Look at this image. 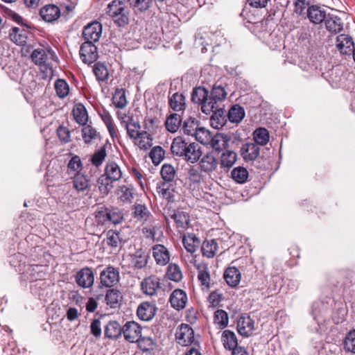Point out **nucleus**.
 Returning <instances> with one entry per match:
<instances>
[{"mask_svg": "<svg viewBox=\"0 0 355 355\" xmlns=\"http://www.w3.org/2000/svg\"><path fill=\"white\" fill-rule=\"evenodd\" d=\"M166 274L168 278L174 282H179L182 278V271L175 263H170L168 265Z\"/></svg>", "mask_w": 355, "mask_h": 355, "instance_id": "nucleus-58", "label": "nucleus"}, {"mask_svg": "<svg viewBox=\"0 0 355 355\" xmlns=\"http://www.w3.org/2000/svg\"><path fill=\"white\" fill-rule=\"evenodd\" d=\"M73 184L74 189L78 192L86 191L91 185L89 177L79 172L74 175Z\"/></svg>", "mask_w": 355, "mask_h": 355, "instance_id": "nucleus-25", "label": "nucleus"}, {"mask_svg": "<svg viewBox=\"0 0 355 355\" xmlns=\"http://www.w3.org/2000/svg\"><path fill=\"white\" fill-rule=\"evenodd\" d=\"M306 16L311 23L317 25L324 21L327 14L325 10L321 7L316 5H312L307 8Z\"/></svg>", "mask_w": 355, "mask_h": 355, "instance_id": "nucleus-12", "label": "nucleus"}, {"mask_svg": "<svg viewBox=\"0 0 355 355\" xmlns=\"http://www.w3.org/2000/svg\"><path fill=\"white\" fill-rule=\"evenodd\" d=\"M221 103L220 101H216V98H212L211 96L208 94L205 101H204L201 106V110L205 114H210L213 111L222 109L223 107H220Z\"/></svg>", "mask_w": 355, "mask_h": 355, "instance_id": "nucleus-31", "label": "nucleus"}, {"mask_svg": "<svg viewBox=\"0 0 355 355\" xmlns=\"http://www.w3.org/2000/svg\"><path fill=\"white\" fill-rule=\"evenodd\" d=\"M237 155L232 150H226L220 157L221 167L230 168L236 161Z\"/></svg>", "mask_w": 355, "mask_h": 355, "instance_id": "nucleus-50", "label": "nucleus"}, {"mask_svg": "<svg viewBox=\"0 0 355 355\" xmlns=\"http://www.w3.org/2000/svg\"><path fill=\"white\" fill-rule=\"evenodd\" d=\"M218 165V159L211 153L204 155L199 162L200 170L205 173L216 171Z\"/></svg>", "mask_w": 355, "mask_h": 355, "instance_id": "nucleus-11", "label": "nucleus"}, {"mask_svg": "<svg viewBox=\"0 0 355 355\" xmlns=\"http://www.w3.org/2000/svg\"><path fill=\"white\" fill-rule=\"evenodd\" d=\"M327 30L334 34L340 33L343 29L342 19L334 15H328L324 19Z\"/></svg>", "mask_w": 355, "mask_h": 355, "instance_id": "nucleus-23", "label": "nucleus"}, {"mask_svg": "<svg viewBox=\"0 0 355 355\" xmlns=\"http://www.w3.org/2000/svg\"><path fill=\"white\" fill-rule=\"evenodd\" d=\"M106 12L119 26H124L129 22V8L121 0L111 1L107 4Z\"/></svg>", "mask_w": 355, "mask_h": 355, "instance_id": "nucleus-2", "label": "nucleus"}, {"mask_svg": "<svg viewBox=\"0 0 355 355\" xmlns=\"http://www.w3.org/2000/svg\"><path fill=\"white\" fill-rule=\"evenodd\" d=\"M187 144L182 137H178L175 138L171 146L172 153L179 157L183 156Z\"/></svg>", "mask_w": 355, "mask_h": 355, "instance_id": "nucleus-41", "label": "nucleus"}, {"mask_svg": "<svg viewBox=\"0 0 355 355\" xmlns=\"http://www.w3.org/2000/svg\"><path fill=\"white\" fill-rule=\"evenodd\" d=\"M182 243L187 251L193 254L196 251L200 241L194 234H188L184 235Z\"/></svg>", "mask_w": 355, "mask_h": 355, "instance_id": "nucleus-30", "label": "nucleus"}, {"mask_svg": "<svg viewBox=\"0 0 355 355\" xmlns=\"http://www.w3.org/2000/svg\"><path fill=\"white\" fill-rule=\"evenodd\" d=\"M122 334L125 340L135 343L141 337V328L136 322L129 321L122 327Z\"/></svg>", "mask_w": 355, "mask_h": 355, "instance_id": "nucleus-5", "label": "nucleus"}, {"mask_svg": "<svg viewBox=\"0 0 355 355\" xmlns=\"http://www.w3.org/2000/svg\"><path fill=\"white\" fill-rule=\"evenodd\" d=\"M198 128V121L195 118L189 117L183 122L182 131L185 135L193 136Z\"/></svg>", "mask_w": 355, "mask_h": 355, "instance_id": "nucleus-47", "label": "nucleus"}, {"mask_svg": "<svg viewBox=\"0 0 355 355\" xmlns=\"http://www.w3.org/2000/svg\"><path fill=\"white\" fill-rule=\"evenodd\" d=\"M19 31L20 29L17 27L12 28L9 33V37L17 45L23 46L26 42V37L19 33Z\"/></svg>", "mask_w": 355, "mask_h": 355, "instance_id": "nucleus-62", "label": "nucleus"}, {"mask_svg": "<svg viewBox=\"0 0 355 355\" xmlns=\"http://www.w3.org/2000/svg\"><path fill=\"white\" fill-rule=\"evenodd\" d=\"M336 45L342 54L350 55L355 49L352 37L347 34H340L337 36Z\"/></svg>", "mask_w": 355, "mask_h": 355, "instance_id": "nucleus-9", "label": "nucleus"}, {"mask_svg": "<svg viewBox=\"0 0 355 355\" xmlns=\"http://www.w3.org/2000/svg\"><path fill=\"white\" fill-rule=\"evenodd\" d=\"M175 340L182 346L193 345L198 346V342L195 340L193 329L187 324H182L176 330Z\"/></svg>", "mask_w": 355, "mask_h": 355, "instance_id": "nucleus-3", "label": "nucleus"}, {"mask_svg": "<svg viewBox=\"0 0 355 355\" xmlns=\"http://www.w3.org/2000/svg\"><path fill=\"white\" fill-rule=\"evenodd\" d=\"M149 155L153 163L155 165H158L164 157V150L160 146H155L151 149Z\"/></svg>", "mask_w": 355, "mask_h": 355, "instance_id": "nucleus-61", "label": "nucleus"}, {"mask_svg": "<svg viewBox=\"0 0 355 355\" xmlns=\"http://www.w3.org/2000/svg\"><path fill=\"white\" fill-rule=\"evenodd\" d=\"M135 194V189L132 185L119 186L116 191L119 200L125 204L132 203Z\"/></svg>", "mask_w": 355, "mask_h": 355, "instance_id": "nucleus-22", "label": "nucleus"}, {"mask_svg": "<svg viewBox=\"0 0 355 355\" xmlns=\"http://www.w3.org/2000/svg\"><path fill=\"white\" fill-rule=\"evenodd\" d=\"M254 321L249 316H241L237 321L238 332L243 336H250L254 330Z\"/></svg>", "mask_w": 355, "mask_h": 355, "instance_id": "nucleus-19", "label": "nucleus"}, {"mask_svg": "<svg viewBox=\"0 0 355 355\" xmlns=\"http://www.w3.org/2000/svg\"><path fill=\"white\" fill-rule=\"evenodd\" d=\"M160 173L164 180V182L171 183L174 180L176 171L171 164H164L162 166Z\"/></svg>", "mask_w": 355, "mask_h": 355, "instance_id": "nucleus-49", "label": "nucleus"}, {"mask_svg": "<svg viewBox=\"0 0 355 355\" xmlns=\"http://www.w3.org/2000/svg\"><path fill=\"white\" fill-rule=\"evenodd\" d=\"M344 349L355 354V329L350 331L344 340Z\"/></svg>", "mask_w": 355, "mask_h": 355, "instance_id": "nucleus-60", "label": "nucleus"}, {"mask_svg": "<svg viewBox=\"0 0 355 355\" xmlns=\"http://www.w3.org/2000/svg\"><path fill=\"white\" fill-rule=\"evenodd\" d=\"M121 293L116 289H110L105 295V301L111 308H116L121 299Z\"/></svg>", "mask_w": 355, "mask_h": 355, "instance_id": "nucleus-44", "label": "nucleus"}, {"mask_svg": "<svg viewBox=\"0 0 355 355\" xmlns=\"http://www.w3.org/2000/svg\"><path fill=\"white\" fill-rule=\"evenodd\" d=\"M76 282L83 288H91L94 282V276L92 269L85 267L79 270L76 275Z\"/></svg>", "mask_w": 355, "mask_h": 355, "instance_id": "nucleus-8", "label": "nucleus"}, {"mask_svg": "<svg viewBox=\"0 0 355 355\" xmlns=\"http://www.w3.org/2000/svg\"><path fill=\"white\" fill-rule=\"evenodd\" d=\"M123 177V172L119 165L114 161H107L105 167V173L97 181L98 189L107 194L112 188V183L119 181Z\"/></svg>", "mask_w": 355, "mask_h": 355, "instance_id": "nucleus-1", "label": "nucleus"}, {"mask_svg": "<svg viewBox=\"0 0 355 355\" xmlns=\"http://www.w3.org/2000/svg\"><path fill=\"white\" fill-rule=\"evenodd\" d=\"M153 255L156 263L161 266L166 265L170 260L169 252L163 245L157 244L153 246Z\"/></svg>", "mask_w": 355, "mask_h": 355, "instance_id": "nucleus-18", "label": "nucleus"}, {"mask_svg": "<svg viewBox=\"0 0 355 355\" xmlns=\"http://www.w3.org/2000/svg\"><path fill=\"white\" fill-rule=\"evenodd\" d=\"M105 242L107 245L113 248H121L122 245V238L119 232L109 230L106 234Z\"/></svg>", "mask_w": 355, "mask_h": 355, "instance_id": "nucleus-39", "label": "nucleus"}, {"mask_svg": "<svg viewBox=\"0 0 355 355\" xmlns=\"http://www.w3.org/2000/svg\"><path fill=\"white\" fill-rule=\"evenodd\" d=\"M245 116L244 109L239 105H233L228 112L227 117L231 123H240Z\"/></svg>", "mask_w": 355, "mask_h": 355, "instance_id": "nucleus-35", "label": "nucleus"}, {"mask_svg": "<svg viewBox=\"0 0 355 355\" xmlns=\"http://www.w3.org/2000/svg\"><path fill=\"white\" fill-rule=\"evenodd\" d=\"M119 280V271L112 266L105 268L100 274V284L101 286H114Z\"/></svg>", "mask_w": 355, "mask_h": 355, "instance_id": "nucleus-6", "label": "nucleus"}, {"mask_svg": "<svg viewBox=\"0 0 355 355\" xmlns=\"http://www.w3.org/2000/svg\"><path fill=\"white\" fill-rule=\"evenodd\" d=\"M141 288L146 295H153L160 288L159 279L155 276L146 277L141 282Z\"/></svg>", "mask_w": 355, "mask_h": 355, "instance_id": "nucleus-14", "label": "nucleus"}, {"mask_svg": "<svg viewBox=\"0 0 355 355\" xmlns=\"http://www.w3.org/2000/svg\"><path fill=\"white\" fill-rule=\"evenodd\" d=\"M221 340L225 349L232 350L238 346L237 338L235 334L230 330L223 332Z\"/></svg>", "mask_w": 355, "mask_h": 355, "instance_id": "nucleus-32", "label": "nucleus"}, {"mask_svg": "<svg viewBox=\"0 0 355 355\" xmlns=\"http://www.w3.org/2000/svg\"><path fill=\"white\" fill-rule=\"evenodd\" d=\"M129 2L134 11L137 13L147 10L150 8L152 0H129Z\"/></svg>", "mask_w": 355, "mask_h": 355, "instance_id": "nucleus-57", "label": "nucleus"}, {"mask_svg": "<svg viewBox=\"0 0 355 355\" xmlns=\"http://www.w3.org/2000/svg\"><path fill=\"white\" fill-rule=\"evenodd\" d=\"M101 33V24L97 21H94L85 26L83 31V36L85 42L94 43L99 40Z\"/></svg>", "mask_w": 355, "mask_h": 355, "instance_id": "nucleus-7", "label": "nucleus"}, {"mask_svg": "<svg viewBox=\"0 0 355 355\" xmlns=\"http://www.w3.org/2000/svg\"><path fill=\"white\" fill-rule=\"evenodd\" d=\"M107 153L105 146L101 147L96 150L92 156L90 161L92 164L96 167L100 166L106 157Z\"/></svg>", "mask_w": 355, "mask_h": 355, "instance_id": "nucleus-59", "label": "nucleus"}, {"mask_svg": "<svg viewBox=\"0 0 355 355\" xmlns=\"http://www.w3.org/2000/svg\"><path fill=\"white\" fill-rule=\"evenodd\" d=\"M98 134L96 130L91 125H86L82 129V136L85 143L89 144L96 139Z\"/></svg>", "mask_w": 355, "mask_h": 355, "instance_id": "nucleus-64", "label": "nucleus"}, {"mask_svg": "<svg viewBox=\"0 0 355 355\" xmlns=\"http://www.w3.org/2000/svg\"><path fill=\"white\" fill-rule=\"evenodd\" d=\"M156 310L155 304L146 302L138 306L137 313L139 319L149 321L155 316Z\"/></svg>", "mask_w": 355, "mask_h": 355, "instance_id": "nucleus-16", "label": "nucleus"}, {"mask_svg": "<svg viewBox=\"0 0 355 355\" xmlns=\"http://www.w3.org/2000/svg\"><path fill=\"white\" fill-rule=\"evenodd\" d=\"M181 122L182 118L180 115L178 114H171L166 120V128L171 132H175L179 129Z\"/></svg>", "mask_w": 355, "mask_h": 355, "instance_id": "nucleus-40", "label": "nucleus"}, {"mask_svg": "<svg viewBox=\"0 0 355 355\" xmlns=\"http://www.w3.org/2000/svg\"><path fill=\"white\" fill-rule=\"evenodd\" d=\"M224 279L231 287H236L241 281V275L236 267H229L224 272Z\"/></svg>", "mask_w": 355, "mask_h": 355, "instance_id": "nucleus-24", "label": "nucleus"}, {"mask_svg": "<svg viewBox=\"0 0 355 355\" xmlns=\"http://www.w3.org/2000/svg\"><path fill=\"white\" fill-rule=\"evenodd\" d=\"M224 108L218 109L213 111L211 116V125L216 129H220L223 127L225 123V115Z\"/></svg>", "mask_w": 355, "mask_h": 355, "instance_id": "nucleus-36", "label": "nucleus"}, {"mask_svg": "<svg viewBox=\"0 0 355 355\" xmlns=\"http://www.w3.org/2000/svg\"><path fill=\"white\" fill-rule=\"evenodd\" d=\"M122 334V327L116 321H110L105 328V336L107 338L116 339Z\"/></svg>", "mask_w": 355, "mask_h": 355, "instance_id": "nucleus-37", "label": "nucleus"}, {"mask_svg": "<svg viewBox=\"0 0 355 355\" xmlns=\"http://www.w3.org/2000/svg\"><path fill=\"white\" fill-rule=\"evenodd\" d=\"M132 214L135 218L139 221H146L151 216L146 205L135 204L132 207Z\"/></svg>", "mask_w": 355, "mask_h": 355, "instance_id": "nucleus-34", "label": "nucleus"}, {"mask_svg": "<svg viewBox=\"0 0 355 355\" xmlns=\"http://www.w3.org/2000/svg\"><path fill=\"white\" fill-rule=\"evenodd\" d=\"M218 245L214 239L205 241L201 247L203 256L213 258L217 252Z\"/></svg>", "mask_w": 355, "mask_h": 355, "instance_id": "nucleus-38", "label": "nucleus"}, {"mask_svg": "<svg viewBox=\"0 0 355 355\" xmlns=\"http://www.w3.org/2000/svg\"><path fill=\"white\" fill-rule=\"evenodd\" d=\"M125 127L128 135L132 139H136L137 137H142V135H146V132H139L141 128L139 123L132 117H128Z\"/></svg>", "mask_w": 355, "mask_h": 355, "instance_id": "nucleus-27", "label": "nucleus"}, {"mask_svg": "<svg viewBox=\"0 0 355 355\" xmlns=\"http://www.w3.org/2000/svg\"><path fill=\"white\" fill-rule=\"evenodd\" d=\"M53 56L51 51H46L44 49H36L31 55V59L35 64L37 65H45L49 56Z\"/></svg>", "mask_w": 355, "mask_h": 355, "instance_id": "nucleus-28", "label": "nucleus"}, {"mask_svg": "<svg viewBox=\"0 0 355 355\" xmlns=\"http://www.w3.org/2000/svg\"><path fill=\"white\" fill-rule=\"evenodd\" d=\"M80 57L85 64H92L98 58L97 48L93 42H84L80 49Z\"/></svg>", "mask_w": 355, "mask_h": 355, "instance_id": "nucleus-4", "label": "nucleus"}, {"mask_svg": "<svg viewBox=\"0 0 355 355\" xmlns=\"http://www.w3.org/2000/svg\"><path fill=\"white\" fill-rule=\"evenodd\" d=\"M54 87L57 95L61 98L66 97L69 92V85L63 79L57 80L55 83Z\"/></svg>", "mask_w": 355, "mask_h": 355, "instance_id": "nucleus-55", "label": "nucleus"}, {"mask_svg": "<svg viewBox=\"0 0 355 355\" xmlns=\"http://www.w3.org/2000/svg\"><path fill=\"white\" fill-rule=\"evenodd\" d=\"M201 156V148L198 144L193 142L187 144L185 149V153L183 154L182 157L187 162L194 164L200 159Z\"/></svg>", "mask_w": 355, "mask_h": 355, "instance_id": "nucleus-17", "label": "nucleus"}, {"mask_svg": "<svg viewBox=\"0 0 355 355\" xmlns=\"http://www.w3.org/2000/svg\"><path fill=\"white\" fill-rule=\"evenodd\" d=\"M211 132L205 128H198L193 136L196 139L203 145L208 146L212 137Z\"/></svg>", "mask_w": 355, "mask_h": 355, "instance_id": "nucleus-48", "label": "nucleus"}, {"mask_svg": "<svg viewBox=\"0 0 355 355\" xmlns=\"http://www.w3.org/2000/svg\"><path fill=\"white\" fill-rule=\"evenodd\" d=\"M260 148L254 143H247L242 146L241 154L245 161H254L259 155Z\"/></svg>", "mask_w": 355, "mask_h": 355, "instance_id": "nucleus-15", "label": "nucleus"}, {"mask_svg": "<svg viewBox=\"0 0 355 355\" xmlns=\"http://www.w3.org/2000/svg\"><path fill=\"white\" fill-rule=\"evenodd\" d=\"M113 104L117 108H123L126 106L128 101L126 100L125 90L123 89H116L112 97Z\"/></svg>", "mask_w": 355, "mask_h": 355, "instance_id": "nucleus-51", "label": "nucleus"}, {"mask_svg": "<svg viewBox=\"0 0 355 355\" xmlns=\"http://www.w3.org/2000/svg\"><path fill=\"white\" fill-rule=\"evenodd\" d=\"M188 184L190 189H199L202 175L198 169L191 166L187 173Z\"/></svg>", "mask_w": 355, "mask_h": 355, "instance_id": "nucleus-26", "label": "nucleus"}, {"mask_svg": "<svg viewBox=\"0 0 355 355\" xmlns=\"http://www.w3.org/2000/svg\"><path fill=\"white\" fill-rule=\"evenodd\" d=\"M73 114L76 121L80 125L86 124L88 116L85 107L79 104L73 110Z\"/></svg>", "mask_w": 355, "mask_h": 355, "instance_id": "nucleus-53", "label": "nucleus"}, {"mask_svg": "<svg viewBox=\"0 0 355 355\" xmlns=\"http://www.w3.org/2000/svg\"><path fill=\"white\" fill-rule=\"evenodd\" d=\"M269 138V132L265 128H259L253 132V139L257 145H266L268 142Z\"/></svg>", "mask_w": 355, "mask_h": 355, "instance_id": "nucleus-42", "label": "nucleus"}, {"mask_svg": "<svg viewBox=\"0 0 355 355\" xmlns=\"http://www.w3.org/2000/svg\"><path fill=\"white\" fill-rule=\"evenodd\" d=\"M187 302V294L180 289H175L173 291L170 296V302L171 306L177 309L180 310L185 307Z\"/></svg>", "mask_w": 355, "mask_h": 355, "instance_id": "nucleus-20", "label": "nucleus"}, {"mask_svg": "<svg viewBox=\"0 0 355 355\" xmlns=\"http://www.w3.org/2000/svg\"><path fill=\"white\" fill-rule=\"evenodd\" d=\"M198 279L202 286H204L207 289L209 288L210 275L208 268L207 267L199 268Z\"/></svg>", "mask_w": 355, "mask_h": 355, "instance_id": "nucleus-63", "label": "nucleus"}, {"mask_svg": "<svg viewBox=\"0 0 355 355\" xmlns=\"http://www.w3.org/2000/svg\"><path fill=\"white\" fill-rule=\"evenodd\" d=\"M132 257V263L137 269H141L146 266L148 254L142 249L137 250Z\"/></svg>", "mask_w": 355, "mask_h": 355, "instance_id": "nucleus-29", "label": "nucleus"}, {"mask_svg": "<svg viewBox=\"0 0 355 355\" xmlns=\"http://www.w3.org/2000/svg\"><path fill=\"white\" fill-rule=\"evenodd\" d=\"M157 190L159 196L169 202H174L179 196L172 183L162 182L157 185Z\"/></svg>", "mask_w": 355, "mask_h": 355, "instance_id": "nucleus-10", "label": "nucleus"}, {"mask_svg": "<svg viewBox=\"0 0 355 355\" xmlns=\"http://www.w3.org/2000/svg\"><path fill=\"white\" fill-rule=\"evenodd\" d=\"M93 71L98 81H105L109 77L108 69L104 63L96 62L94 65Z\"/></svg>", "mask_w": 355, "mask_h": 355, "instance_id": "nucleus-45", "label": "nucleus"}, {"mask_svg": "<svg viewBox=\"0 0 355 355\" xmlns=\"http://www.w3.org/2000/svg\"><path fill=\"white\" fill-rule=\"evenodd\" d=\"M137 343L139 348L143 352L153 350L156 346V343L154 340L150 337L141 336Z\"/></svg>", "mask_w": 355, "mask_h": 355, "instance_id": "nucleus-56", "label": "nucleus"}, {"mask_svg": "<svg viewBox=\"0 0 355 355\" xmlns=\"http://www.w3.org/2000/svg\"><path fill=\"white\" fill-rule=\"evenodd\" d=\"M211 140L208 146L213 150L220 152L228 147L230 138L226 134L216 133L212 135Z\"/></svg>", "mask_w": 355, "mask_h": 355, "instance_id": "nucleus-13", "label": "nucleus"}, {"mask_svg": "<svg viewBox=\"0 0 355 355\" xmlns=\"http://www.w3.org/2000/svg\"><path fill=\"white\" fill-rule=\"evenodd\" d=\"M40 14L45 21L52 22L59 18L60 10L59 8L55 5H46L41 8Z\"/></svg>", "mask_w": 355, "mask_h": 355, "instance_id": "nucleus-21", "label": "nucleus"}, {"mask_svg": "<svg viewBox=\"0 0 355 355\" xmlns=\"http://www.w3.org/2000/svg\"><path fill=\"white\" fill-rule=\"evenodd\" d=\"M249 173L247 169L242 166L234 168L231 172L232 179L239 184L245 183L248 178Z\"/></svg>", "mask_w": 355, "mask_h": 355, "instance_id": "nucleus-43", "label": "nucleus"}, {"mask_svg": "<svg viewBox=\"0 0 355 355\" xmlns=\"http://www.w3.org/2000/svg\"><path fill=\"white\" fill-rule=\"evenodd\" d=\"M209 94L208 90L202 87L194 89L191 94V101L195 103L200 104L201 106Z\"/></svg>", "mask_w": 355, "mask_h": 355, "instance_id": "nucleus-52", "label": "nucleus"}, {"mask_svg": "<svg viewBox=\"0 0 355 355\" xmlns=\"http://www.w3.org/2000/svg\"><path fill=\"white\" fill-rule=\"evenodd\" d=\"M171 218L175 220L178 227L185 228L189 223V216L184 211H173Z\"/></svg>", "mask_w": 355, "mask_h": 355, "instance_id": "nucleus-46", "label": "nucleus"}, {"mask_svg": "<svg viewBox=\"0 0 355 355\" xmlns=\"http://www.w3.org/2000/svg\"><path fill=\"white\" fill-rule=\"evenodd\" d=\"M169 105L174 111H183L186 107L184 96L178 92L173 94L169 98Z\"/></svg>", "mask_w": 355, "mask_h": 355, "instance_id": "nucleus-33", "label": "nucleus"}, {"mask_svg": "<svg viewBox=\"0 0 355 355\" xmlns=\"http://www.w3.org/2000/svg\"><path fill=\"white\" fill-rule=\"evenodd\" d=\"M229 318L226 311L218 309L215 311L214 315V323L219 327L220 329L226 327L228 324Z\"/></svg>", "mask_w": 355, "mask_h": 355, "instance_id": "nucleus-54", "label": "nucleus"}]
</instances>
